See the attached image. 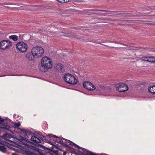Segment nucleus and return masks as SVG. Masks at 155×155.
Here are the masks:
<instances>
[{"mask_svg":"<svg viewBox=\"0 0 155 155\" xmlns=\"http://www.w3.org/2000/svg\"><path fill=\"white\" fill-rule=\"evenodd\" d=\"M12 155H17L15 153H12Z\"/></svg>","mask_w":155,"mask_h":155,"instance_id":"nucleus-29","label":"nucleus"},{"mask_svg":"<svg viewBox=\"0 0 155 155\" xmlns=\"http://www.w3.org/2000/svg\"><path fill=\"white\" fill-rule=\"evenodd\" d=\"M48 136L50 137H52L55 138L54 139L56 142L61 144L62 139L61 138L57 137L56 136L52 134H49Z\"/></svg>","mask_w":155,"mask_h":155,"instance_id":"nucleus-13","label":"nucleus"},{"mask_svg":"<svg viewBox=\"0 0 155 155\" xmlns=\"http://www.w3.org/2000/svg\"><path fill=\"white\" fill-rule=\"evenodd\" d=\"M9 38L14 41H16L18 40V37L16 35H11L9 37Z\"/></svg>","mask_w":155,"mask_h":155,"instance_id":"nucleus-19","label":"nucleus"},{"mask_svg":"<svg viewBox=\"0 0 155 155\" xmlns=\"http://www.w3.org/2000/svg\"><path fill=\"white\" fill-rule=\"evenodd\" d=\"M0 150L3 152L5 153L6 151V148L3 146H0Z\"/></svg>","mask_w":155,"mask_h":155,"instance_id":"nucleus-21","label":"nucleus"},{"mask_svg":"<svg viewBox=\"0 0 155 155\" xmlns=\"http://www.w3.org/2000/svg\"><path fill=\"white\" fill-rule=\"evenodd\" d=\"M19 130L25 134V135H27L28 134H30L31 132L28 131V130L24 128L19 129Z\"/></svg>","mask_w":155,"mask_h":155,"instance_id":"nucleus-14","label":"nucleus"},{"mask_svg":"<svg viewBox=\"0 0 155 155\" xmlns=\"http://www.w3.org/2000/svg\"><path fill=\"white\" fill-rule=\"evenodd\" d=\"M55 70L60 73L64 72L65 71L64 68L61 64H56L54 66Z\"/></svg>","mask_w":155,"mask_h":155,"instance_id":"nucleus-11","label":"nucleus"},{"mask_svg":"<svg viewBox=\"0 0 155 155\" xmlns=\"http://www.w3.org/2000/svg\"><path fill=\"white\" fill-rule=\"evenodd\" d=\"M41 65L39 70L41 71L45 72L52 67L51 59L47 56L43 57L41 61Z\"/></svg>","mask_w":155,"mask_h":155,"instance_id":"nucleus-1","label":"nucleus"},{"mask_svg":"<svg viewBox=\"0 0 155 155\" xmlns=\"http://www.w3.org/2000/svg\"><path fill=\"white\" fill-rule=\"evenodd\" d=\"M44 52L43 48L40 46L35 47L32 48L31 53L33 57L35 58H38L43 55Z\"/></svg>","mask_w":155,"mask_h":155,"instance_id":"nucleus-2","label":"nucleus"},{"mask_svg":"<svg viewBox=\"0 0 155 155\" xmlns=\"http://www.w3.org/2000/svg\"><path fill=\"white\" fill-rule=\"evenodd\" d=\"M114 42L113 41H110V42H111V43H114Z\"/></svg>","mask_w":155,"mask_h":155,"instance_id":"nucleus-31","label":"nucleus"},{"mask_svg":"<svg viewBox=\"0 0 155 155\" xmlns=\"http://www.w3.org/2000/svg\"><path fill=\"white\" fill-rule=\"evenodd\" d=\"M105 155H106V154H105Z\"/></svg>","mask_w":155,"mask_h":155,"instance_id":"nucleus-35","label":"nucleus"},{"mask_svg":"<svg viewBox=\"0 0 155 155\" xmlns=\"http://www.w3.org/2000/svg\"><path fill=\"white\" fill-rule=\"evenodd\" d=\"M1 128L5 129L8 130L9 127L8 126H6V127H5L4 126H2V127H1Z\"/></svg>","mask_w":155,"mask_h":155,"instance_id":"nucleus-24","label":"nucleus"},{"mask_svg":"<svg viewBox=\"0 0 155 155\" xmlns=\"http://www.w3.org/2000/svg\"><path fill=\"white\" fill-rule=\"evenodd\" d=\"M148 89L150 92L153 94H155V85L149 87Z\"/></svg>","mask_w":155,"mask_h":155,"instance_id":"nucleus-16","label":"nucleus"},{"mask_svg":"<svg viewBox=\"0 0 155 155\" xmlns=\"http://www.w3.org/2000/svg\"><path fill=\"white\" fill-rule=\"evenodd\" d=\"M96 10L97 11H100L104 12H105L107 11H106L104 10Z\"/></svg>","mask_w":155,"mask_h":155,"instance_id":"nucleus-28","label":"nucleus"},{"mask_svg":"<svg viewBox=\"0 0 155 155\" xmlns=\"http://www.w3.org/2000/svg\"><path fill=\"white\" fill-rule=\"evenodd\" d=\"M114 43H116V44H120L123 45L121 43H119V42H117V41H114Z\"/></svg>","mask_w":155,"mask_h":155,"instance_id":"nucleus-27","label":"nucleus"},{"mask_svg":"<svg viewBox=\"0 0 155 155\" xmlns=\"http://www.w3.org/2000/svg\"><path fill=\"white\" fill-rule=\"evenodd\" d=\"M12 42L8 40H4L0 42V48L5 49L8 48L12 45Z\"/></svg>","mask_w":155,"mask_h":155,"instance_id":"nucleus-6","label":"nucleus"},{"mask_svg":"<svg viewBox=\"0 0 155 155\" xmlns=\"http://www.w3.org/2000/svg\"><path fill=\"white\" fill-rule=\"evenodd\" d=\"M124 45H125V46H126V45L124 44Z\"/></svg>","mask_w":155,"mask_h":155,"instance_id":"nucleus-33","label":"nucleus"},{"mask_svg":"<svg viewBox=\"0 0 155 155\" xmlns=\"http://www.w3.org/2000/svg\"><path fill=\"white\" fill-rule=\"evenodd\" d=\"M61 138L62 139V140L61 144L63 146L68 147L69 145H76L74 143L70 140H67L63 138Z\"/></svg>","mask_w":155,"mask_h":155,"instance_id":"nucleus-10","label":"nucleus"},{"mask_svg":"<svg viewBox=\"0 0 155 155\" xmlns=\"http://www.w3.org/2000/svg\"><path fill=\"white\" fill-rule=\"evenodd\" d=\"M64 80L67 83L71 85H75L78 80L73 75L70 74H67L64 77Z\"/></svg>","mask_w":155,"mask_h":155,"instance_id":"nucleus-3","label":"nucleus"},{"mask_svg":"<svg viewBox=\"0 0 155 155\" xmlns=\"http://www.w3.org/2000/svg\"><path fill=\"white\" fill-rule=\"evenodd\" d=\"M75 2H84V1H80L79 0H77L76 1H75Z\"/></svg>","mask_w":155,"mask_h":155,"instance_id":"nucleus-26","label":"nucleus"},{"mask_svg":"<svg viewBox=\"0 0 155 155\" xmlns=\"http://www.w3.org/2000/svg\"><path fill=\"white\" fill-rule=\"evenodd\" d=\"M66 155V153L64 152L63 155Z\"/></svg>","mask_w":155,"mask_h":155,"instance_id":"nucleus-30","label":"nucleus"},{"mask_svg":"<svg viewBox=\"0 0 155 155\" xmlns=\"http://www.w3.org/2000/svg\"><path fill=\"white\" fill-rule=\"evenodd\" d=\"M5 121L4 119H2L1 117H0V124H3V122Z\"/></svg>","mask_w":155,"mask_h":155,"instance_id":"nucleus-23","label":"nucleus"},{"mask_svg":"<svg viewBox=\"0 0 155 155\" xmlns=\"http://www.w3.org/2000/svg\"><path fill=\"white\" fill-rule=\"evenodd\" d=\"M20 124L19 123H13L14 127L19 129V127L20 126Z\"/></svg>","mask_w":155,"mask_h":155,"instance_id":"nucleus-20","label":"nucleus"},{"mask_svg":"<svg viewBox=\"0 0 155 155\" xmlns=\"http://www.w3.org/2000/svg\"><path fill=\"white\" fill-rule=\"evenodd\" d=\"M148 57L147 56H143L141 58L142 60L145 61H148Z\"/></svg>","mask_w":155,"mask_h":155,"instance_id":"nucleus-22","label":"nucleus"},{"mask_svg":"<svg viewBox=\"0 0 155 155\" xmlns=\"http://www.w3.org/2000/svg\"><path fill=\"white\" fill-rule=\"evenodd\" d=\"M96 87L95 91H96V94L98 95L100 94H101V91L100 90V89L107 90L108 91H112L110 87L105 85H99Z\"/></svg>","mask_w":155,"mask_h":155,"instance_id":"nucleus-7","label":"nucleus"},{"mask_svg":"<svg viewBox=\"0 0 155 155\" xmlns=\"http://www.w3.org/2000/svg\"><path fill=\"white\" fill-rule=\"evenodd\" d=\"M148 62H155V58L153 56L148 57Z\"/></svg>","mask_w":155,"mask_h":155,"instance_id":"nucleus-18","label":"nucleus"},{"mask_svg":"<svg viewBox=\"0 0 155 155\" xmlns=\"http://www.w3.org/2000/svg\"><path fill=\"white\" fill-rule=\"evenodd\" d=\"M6 135H8L7 134H6Z\"/></svg>","mask_w":155,"mask_h":155,"instance_id":"nucleus-34","label":"nucleus"},{"mask_svg":"<svg viewBox=\"0 0 155 155\" xmlns=\"http://www.w3.org/2000/svg\"><path fill=\"white\" fill-rule=\"evenodd\" d=\"M18 140L21 143V144H23L25 146L28 147L29 145L27 144V143H31V142L28 141L27 138L22 137H19Z\"/></svg>","mask_w":155,"mask_h":155,"instance_id":"nucleus-12","label":"nucleus"},{"mask_svg":"<svg viewBox=\"0 0 155 155\" xmlns=\"http://www.w3.org/2000/svg\"><path fill=\"white\" fill-rule=\"evenodd\" d=\"M8 136L9 137H10L11 136V135H8Z\"/></svg>","mask_w":155,"mask_h":155,"instance_id":"nucleus-32","label":"nucleus"},{"mask_svg":"<svg viewBox=\"0 0 155 155\" xmlns=\"http://www.w3.org/2000/svg\"><path fill=\"white\" fill-rule=\"evenodd\" d=\"M83 151L84 152V154L86 155H97L96 154H94L91 152L87 151L85 149H84Z\"/></svg>","mask_w":155,"mask_h":155,"instance_id":"nucleus-17","label":"nucleus"},{"mask_svg":"<svg viewBox=\"0 0 155 155\" xmlns=\"http://www.w3.org/2000/svg\"><path fill=\"white\" fill-rule=\"evenodd\" d=\"M44 137L42 135H35L31 137V140L35 143H41V140H43Z\"/></svg>","mask_w":155,"mask_h":155,"instance_id":"nucleus-9","label":"nucleus"},{"mask_svg":"<svg viewBox=\"0 0 155 155\" xmlns=\"http://www.w3.org/2000/svg\"><path fill=\"white\" fill-rule=\"evenodd\" d=\"M145 24L148 25H155V23H152L147 22V23H145Z\"/></svg>","mask_w":155,"mask_h":155,"instance_id":"nucleus-25","label":"nucleus"},{"mask_svg":"<svg viewBox=\"0 0 155 155\" xmlns=\"http://www.w3.org/2000/svg\"><path fill=\"white\" fill-rule=\"evenodd\" d=\"M115 87L117 90L120 92H124L128 89L127 85L124 83H119L116 85Z\"/></svg>","mask_w":155,"mask_h":155,"instance_id":"nucleus-5","label":"nucleus"},{"mask_svg":"<svg viewBox=\"0 0 155 155\" xmlns=\"http://www.w3.org/2000/svg\"><path fill=\"white\" fill-rule=\"evenodd\" d=\"M33 56L31 53H28L26 54L25 55V57L28 59L30 60H33Z\"/></svg>","mask_w":155,"mask_h":155,"instance_id":"nucleus-15","label":"nucleus"},{"mask_svg":"<svg viewBox=\"0 0 155 155\" xmlns=\"http://www.w3.org/2000/svg\"><path fill=\"white\" fill-rule=\"evenodd\" d=\"M83 85L84 88L90 91H93L96 89V87L89 82H84Z\"/></svg>","mask_w":155,"mask_h":155,"instance_id":"nucleus-8","label":"nucleus"},{"mask_svg":"<svg viewBox=\"0 0 155 155\" xmlns=\"http://www.w3.org/2000/svg\"><path fill=\"white\" fill-rule=\"evenodd\" d=\"M17 48L21 52H24L26 51L28 48L27 44L22 41L18 43L16 45Z\"/></svg>","mask_w":155,"mask_h":155,"instance_id":"nucleus-4","label":"nucleus"}]
</instances>
